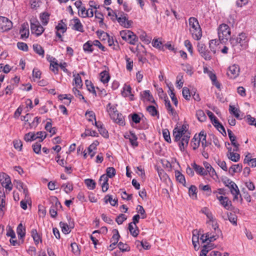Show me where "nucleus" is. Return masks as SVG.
<instances>
[{"label":"nucleus","mask_w":256,"mask_h":256,"mask_svg":"<svg viewBox=\"0 0 256 256\" xmlns=\"http://www.w3.org/2000/svg\"><path fill=\"white\" fill-rule=\"evenodd\" d=\"M230 42L234 52L238 53L248 48V38L245 33L242 32L237 36L230 38Z\"/></svg>","instance_id":"obj_1"},{"label":"nucleus","mask_w":256,"mask_h":256,"mask_svg":"<svg viewBox=\"0 0 256 256\" xmlns=\"http://www.w3.org/2000/svg\"><path fill=\"white\" fill-rule=\"evenodd\" d=\"M173 136L174 141L178 142L180 150L182 152L184 151L185 148L188 145L190 136L182 132L178 128L174 129Z\"/></svg>","instance_id":"obj_2"},{"label":"nucleus","mask_w":256,"mask_h":256,"mask_svg":"<svg viewBox=\"0 0 256 256\" xmlns=\"http://www.w3.org/2000/svg\"><path fill=\"white\" fill-rule=\"evenodd\" d=\"M188 23L192 37L196 40H199L202 36V32L198 20L194 17H190L188 19Z\"/></svg>","instance_id":"obj_3"},{"label":"nucleus","mask_w":256,"mask_h":256,"mask_svg":"<svg viewBox=\"0 0 256 256\" xmlns=\"http://www.w3.org/2000/svg\"><path fill=\"white\" fill-rule=\"evenodd\" d=\"M107 111L110 118L116 123L120 125L124 124V118L121 114L118 112L116 106L112 105L109 103L106 106Z\"/></svg>","instance_id":"obj_4"},{"label":"nucleus","mask_w":256,"mask_h":256,"mask_svg":"<svg viewBox=\"0 0 256 256\" xmlns=\"http://www.w3.org/2000/svg\"><path fill=\"white\" fill-rule=\"evenodd\" d=\"M218 35L220 40H227L230 37V30L229 26L224 24H220L218 28Z\"/></svg>","instance_id":"obj_5"},{"label":"nucleus","mask_w":256,"mask_h":256,"mask_svg":"<svg viewBox=\"0 0 256 256\" xmlns=\"http://www.w3.org/2000/svg\"><path fill=\"white\" fill-rule=\"evenodd\" d=\"M120 36L124 40L128 41L130 44L134 45L138 41L136 36L130 30H122L120 32Z\"/></svg>","instance_id":"obj_6"},{"label":"nucleus","mask_w":256,"mask_h":256,"mask_svg":"<svg viewBox=\"0 0 256 256\" xmlns=\"http://www.w3.org/2000/svg\"><path fill=\"white\" fill-rule=\"evenodd\" d=\"M208 224L211 226L212 230H214V235L212 234L210 232H207V236L210 238L211 240H215L222 234L221 230L218 228L217 222L214 220L210 222H208Z\"/></svg>","instance_id":"obj_7"},{"label":"nucleus","mask_w":256,"mask_h":256,"mask_svg":"<svg viewBox=\"0 0 256 256\" xmlns=\"http://www.w3.org/2000/svg\"><path fill=\"white\" fill-rule=\"evenodd\" d=\"M46 132H38L36 134L33 132H28L25 134L24 140L28 142L40 138V142H42L46 138Z\"/></svg>","instance_id":"obj_8"},{"label":"nucleus","mask_w":256,"mask_h":256,"mask_svg":"<svg viewBox=\"0 0 256 256\" xmlns=\"http://www.w3.org/2000/svg\"><path fill=\"white\" fill-rule=\"evenodd\" d=\"M30 29L32 33L36 36H40L44 31V28L40 24V22L36 20H30Z\"/></svg>","instance_id":"obj_9"},{"label":"nucleus","mask_w":256,"mask_h":256,"mask_svg":"<svg viewBox=\"0 0 256 256\" xmlns=\"http://www.w3.org/2000/svg\"><path fill=\"white\" fill-rule=\"evenodd\" d=\"M198 50L205 60H210L212 59L210 52L206 49V46L204 44L201 42L198 44Z\"/></svg>","instance_id":"obj_10"},{"label":"nucleus","mask_w":256,"mask_h":256,"mask_svg":"<svg viewBox=\"0 0 256 256\" xmlns=\"http://www.w3.org/2000/svg\"><path fill=\"white\" fill-rule=\"evenodd\" d=\"M0 182L2 186L8 191L12 190V187L10 176L4 173L0 174Z\"/></svg>","instance_id":"obj_11"},{"label":"nucleus","mask_w":256,"mask_h":256,"mask_svg":"<svg viewBox=\"0 0 256 256\" xmlns=\"http://www.w3.org/2000/svg\"><path fill=\"white\" fill-rule=\"evenodd\" d=\"M12 26V22L6 18L0 16V32L10 30Z\"/></svg>","instance_id":"obj_12"},{"label":"nucleus","mask_w":256,"mask_h":256,"mask_svg":"<svg viewBox=\"0 0 256 256\" xmlns=\"http://www.w3.org/2000/svg\"><path fill=\"white\" fill-rule=\"evenodd\" d=\"M119 24L124 28H129L132 26V22L128 20L126 16V14H120V16L114 14Z\"/></svg>","instance_id":"obj_13"},{"label":"nucleus","mask_w":256,"mask_h":256,"mask_svg":"<svg viewBox=\"0 0 256 256\" xmlns=\"http://www.w3.org/2000/svg\"><path fill=\"white\" fill-rule=\"evenodd\" d=\"M240 72V68L236 64H233L228 68L227 71V74L230 78H236Z\"/></svg>","instance_id":"obj_14"},{"label":"nucleus","mask_w":256,"mask_h":256,"mask_svg":"<svg viewBox=\"0 0 256 256\" xmlns=\"http://www.w3.org/2000/svg\"><path fill=\"white\" fill-rule=\"evenodd\" d=\"M72 29L74 30H76V31H78V32H84V27H83V26L82 24L81 23L80 20L77 18H74L72 20Z\"/></svg>","instance_id":"obj_15"},{"label":"nucleus","mask_w":256,"mask_h":256,"mask_svg":"<svg viewBox=\"0 0 256 256\" xmlns=\"http://www.w3.org/2000/svg\"><path fill=\"white\" fill-rule=\"evenodd\" d=\"M20 33V38L22 39H26L28 37L30 32L28 24H24L22 25Z\"/></svg>","instance_id":"obj_16"},{"label":"nucleus","mask_w":256,"mask_h":256,"mask_svg":"<svg viewBox=\"0 0 256 256\" xmlns=\"http://www.w3.org/2000/svg\"><path fill=\"white\" fill-rule=\"evenodd\" d=\"M164 102L165 106L168 112L174 117H175L176 114V111L172 108L170 101L168 100L167 96L165 98Z\"/></svg>","instance_id":"obj_17"},{"label":"nucleus","mask_w":256,"mask_h":256,"mask_svg":"<svg viewBox=\"0 0 256 256\" xmlns=\"http://www.w3.org/2000/svg\"><path fill=\"white\" fill-rule=\"evenodd\" d=\"M31 236L36 244L37 245L40 242H42V238L36 229H32V230Z\"/></svg>","instance_id":"obj_18"},{"label":"nucleus","mask_w":256,"mask_h":256,"mask_svg":"<svg viewBox=\"0 0 256 256\" xmlns=\"http://www.w3.org/2000/svg\"><path fill=\"white\" fill-rule=\"evenodd\" d=\"M84 52L88 54H91L94 51L93 45L92 40H88L83 45Z\"/></svg>","instance_id":"obj_19"},{"label":"nucleus","mask_w":256,"mask_h":256,"mask_svg":"<svg viewBox=\"0 0 256 256\" xmlns=\"http://www.w3.org/2000/svg\"><path fill=\"white\" fill-rule=\"evenodd\" d=\"M16 232L20 239H22L26 234V228L22 223L20 224L17 228Z\"/></svg>","instance_id":"obj_20"},{"label":"nucleus","mask_w":256,"mask_h":256,"mask_svg":"<svg viewBox=\"0 0 256 256\" xmlns=\"http://www.w3.org/2000/svg\"><path fill=\"white\" fill-rule=\"evenodd\" d=\"M198 136L199 142H201L202 146L204 149L208 146L206 140V134L204 132H201Z\"/></svg>","instance_id":"obj_21"},{"label":"nucleus","mask_w":256,"mask_h":256,"mask_svg":"<svg viewBox=\"0 0 256 256\" xmlns=\"http://www.w3.org/2000/svg\"><path fill=\"white\" fill-rule=\"evenodd\" d=\"M128 230L130 234L134 237H136L138 234V229L136 225H134L132 222L128 224Z\"/></svg>","instance_id":"obj_22"},{"label":"nucleus","mask_w":256,"mask_h":256,"mask_svg":"<svg viewBox=\"0 0 256 256\" xmlns=\"http://www.w3.org/2000/svg\"><path fill=\"white\" fill-rule=\"evenodd\" d=\"M175 176L177 181L182 184L183 186H186L185 177L181 172L178 170H176L175 172Z\"/></svg>","instance_id":"obj_23"},{"label":"nucleus","mask_w":256,"mask_h":256,"mask_svg":"<svg viewBox=\"0 0 256 256\" xmlns=\"http://www.w3.org/2000/svg\"><path fill=\"white\" fill-rule=\"evenodd\" d=\"M61 188L64 190L66 193L68 194L73 190V184L72 182H68L66 184H63L61 186Z\"/></svg>","instance_id":"obj_24"},{"label":"nucleus","mask_w":256,"mask_h":256,"mask_svg":"<svg viewBox=\"0 0 256 256\" xmlns=\"http://www.w3.org/2000/svg\"><path fill=\"white\" fill-rule=\"evenodd\" d=\"M220 42L216 40H212L209 42L210 50L213 54H216L217 50L216 47L219 45Z\"/></svg>","instance_id":"obj_25"},{"label":"nucleus","mask_w":256,"mask_h":256,"mask_svg":"<svg viewBox=\"0 0 256 256\" xmlns=\"http://www.w3.org/2000/svg\"><path fill=\"white\" fill-rule=\"evenodd\" d=\"M220 204H222L226 210H232V202L229 200L228 197H224V200H222L220 202Z\"/></svg>","instance_id":"obj_26"},{"label":"nucleus","mask_w":256,"mask_h":256,"mask_svg":"<svg viewBox=\"0 0 256 256\" xmlns=\"http://www.w3.org/2000/svg\"><path fill=\"white\" fill-rule=\"evenodd\" d=\"M132 88L130 86L124 84V86L123 87V90L122 92V94L124 97H127L129 96H133L132 94Z\"/></svg>","instance_id":"obj_27"},{"label":"nucleus","mask_w":256,"mask_h":256,"mask_svg":"<svg viewBox=\"0 0 256 256\" xmlns=\"http://www.w3.org/2000/svg\"><path fill=\"white\" fill-rule=\"evenodd\" d=\"M146 110L152 116H157L159 118V114L156 108L153 106H149L146 108Z\"/></svg>","instance_id":"obj_28"},{"label":"nucleus","mask_w":256,"mask_h":256,"mask_svg":"<svg viewBox=\"0 0 256 256\" xmlns=\"http://www.w3.org/2000/svg\"><path fill=\"white\" fill-rule=\"evenodd\" d=\"M60 202H56L55 205H52L50 209V213L52 218H56L57 216V208L58 206H60Z\"/></svg>","instance_id":"obj_29"},{"label":"nucleus","mask_w":256,"mask_h":256,"mask_svg":"<svg viewBox=\"0 0 256 256\" xmlns=\"http://www.w3.org/2000/svg\"><path fill=\"white\" fill-rule=\"evenodd\" d=\"M196 116L198 120L200 122H204L206 119V116L204 112L201 110L196 111Z\"/></svg>","instance_id":"obj_30"},{"label":"nucleus","mask_w":256,"mask_h":256,"mask_svg":"<svg viewBox=\"0 0 256 256\" xmlns=\"http://www.w3.org/2000/svg\"><path fill=\"white\" fill-rule=\"evenodd\" d=\"M242 170V166L240 164H234L231 166L229 170V172L234 174L238 172H240Z\"/></svg>","instance_id":"obj_31"},{"label":"nucleus","mask_w":256,"mask_h":256,"mask_svg":"<svg viewBox=\"0 0 256 256\" xmlns=\"http://www.w3.org/2000/svg\"><path fill=\"white\" fill-rule=\"evenodd\" d=\"M110 76L108 72L106 71H103L100 74V79L102 82L104 84L108 82L110 80Z\"/></svg>","instance_id":"obj_32"},{"label":"nucleus","mask_w":256,"mask_h":256,"mask_svg":"<svg viewBox=\"0 0 256 256\" xmlns=\"http://www.w3.org/2000/svg\"><path fill=\"white\" fill-rule=\"evenodd\" d=\"M56 28L57 31H60L62 33H64L66 30V25L63 22V20H61L58 24L56 26Z\"/></svg>","instance_id":"obj_33"},{"label":"nucleus","mask_w":256,"mask_h":256,"mask_svg":"<svg viewBox=\"0 0 256 256\" xmlns=\"http://www.w3.org/2000/svg\"><path fill=\"white\" fill-rule=\"evenodd\" d=\"M74 84L79 88H80L82 86V80L79 74H74Z\"/></svg>","instance_id":"obj_34"},{"label":"nucleus","mask_w":256,"mask_h":256,"mask_svg":"<svg viewBox=\"0 0 256 256\" xmlns=\"http://www.w3.org/2000/svg\"><path fill=\"white\" fill-rule=\"evenodd\" d=\"M40 19L43 25L46 26L48 24L50 14L48 13L44 12L40 16Z\"/></svg>","instance_id":"obj_35"},{"label":"nucleus","mask_w":256,"mask_h":256,"mask_svg":"<svg viewBox=\"0 0 256 256\" xmlns=\"http://www.w3.org/2000/svg\"><path fill=\"white\" fill-rule=\"evenodd\" d=\"M229 111L231 114H234L237 118H241L239 114L240 110L233 106L230 105Z\"/></svg>","instance_id":"obj_36"},{"label":"nucleus","mask_w":256,"mask_h":256,"mask_svg":"<svg viewBox=\"0 0 256 256\" xmlns=\"http://www.w3.org/2000/svg\"><path fill=\"white\" fill-rule=\"evenodd\" d=\"M227 156L231 160L237 162L240 159V155L237 153L230 152V154H227Z\"/></svg>","instance_id":"obj_37"},{"label":"nucleus","mask_w":256,"mask_h":256,"mask_svg":"<svg viewBox=\"0 0 256 256\" xmlns=\"http://www.w3.org/2000/svg\"><path fill=\"white\" fill-rule=\"evenodd\" d=\"M82 137L85 138L87 136H98V133L95 130H92L90 129H86L85 132L81 134Z\"/></svg>","instance_id":"obj_38"},{"label":"nucleus","mask_w":256,"mask_h":256,"mask_svg":"<svg viewBox=\"0 0 256 256\" xmlns=\"http://www.w3.org/2000/svg\"><path fill=\"white\" fill-rule=\"evenodd\" d=\"M33 48L34 51L40 56H42V57L44 56V50L38 44H34L33 45Z\"/></svg>","instance_id":"obj_39"},{"label":"nucleus","mask_w":256,"mask_h":256,"mask_svg":"<svg viewBox=\"0 0 256 256\" xmlns=\"http://www.w3.org/2000/svg\"><path fill=\"white\" fill-rule=\"evenodd\" d=\"M104 200L106 203L109 202L112 206H116L118 204V200L112 199V196L107 195L104 198Z\"/></svg>","instance_id":"obj_40"},{"label":"nucleus","mask_w":256,"mask_h":256,"mask_svg":"<svg viewBox=\"0 0 256 256\" xmlns=\"http://www.w3.org/2000/svg\"><path fill=\"white\" fill-rule=\"evenodd\" d=\"M228 220L234 225H237V216L232 213H228Z\"/></svg>","instance_id":"obj_41"},{"label":"nucleus","mask_w":256,"mask_h":256,"mask_svg":"<svg viewBox=\"0 0 256 256\" xmlns=\"http://www.w3.org/2000/svg\"><path fill=\"white\" fill-rule=\"evenodd\" d=\"M84 183L90 190H94L96 187V182L93 180L86 179Z\"/></svg>","instance_id":"obj_42"},{"label":"nucleus","mask_w":256,"mask_h":256,"mask_svg":"<svg viewBox=\"0 0 256 256\" xmlns=\"http://www.w3.org/2000/svg\"><path fill=\"white\" fill-rule=\"evenodd\" d=\"M140 38L145 44H148L150 43L152 38L148 36L145 32H142L140 36Z\"/></svg>","instance_id":"obj_43"},{"label":"nucleus","mask_w":256,"mask_h":256,"mask_svg":"<svg viewBox=\"0 0 256 256\" xmlns=\"http://www.w3.org/2000/svg\"><path fill=\"white\" fill-rule=\"evenodd\" d=\"M193 167H194V170H196V172L198 174H201V175H205L206 174L204 170L202 167L198 165H197L196 164H193Z\"/></svg>","instance_id":"obj_44"},{"label":"nucleus","mask_w":256,"mask_h":256,"mask_svg":"<svg viewBox=\"0 0 256 256\" xmlns=\"http://www.w3.org/2000/svg\"><path fill=\"white\" fill-rule=\"evenodd\" d=\"M60 225L62 228V232L64 234H68L70 232V228L67 224L63 222H60Z\"/></svg>","instance_id":"obj_45"},{"label":"nucleus","mask_w":256,"mask_h":256,"mask_svg":"<svg viewBox=\"0 0 256 256\" xmlns=\"http://www.w3.org/2000/svg\"><path fill=\"white\" fill-rule=\"evenodd\" d=\"M200 144L199 142L198 138V136L195 135L193 138L192 141V145L194 150H196L198 148Z\"/></svg>","instance_id":"obj_46"},{"label":"nucleus","mask_w":256,"mask_h":256,"mask_svg":"<svg viewBox=\"0 0 256 256\" xmlns=\"http://www.w3.org/2000/svg\"><path fill=\"white\" fill-rule=\"evenodd\" d=\"M118 246L119 249L122 252H128L130 250V247L126 244H123L122 242H120Z\"/></svg>","instance_id":"obj_47"},{"label":"nucleus","mask_w":256,"mask_h":256,"mask_svg":"<svg viewBox=\"0 0 256 256\" xmlns=\"http://www.w3.org/2000/svg\"><path fill=\"white\" fill-rule=\"evenodd\" d=\"M114 232H115L110 242H114V243H117L119 240L120 236L118 234V232L117 230L114 229Z\"/></svg>","instance_id":"obj_48"},{"label":"nucleus","mask_w":256,"mask_h":256,"mask_svg":"<svg viewBox=\"0 0 256 256\" xmlns=\"http://www.w3.org/2000/svg\"><path fill=\"white\" fill-rule=\"evenodd\" d=\"M106 174L108 178H112L116 174V170L112 167H108L106 168Z\"/></svg>","instance_id":"obj_49"},{"label":"nucleus","mask_w":256,"mask_h":256,"mask_svg":"<svg viewBox=\"0 0 256 256\" xmlns=\"http://www.w3.org/2000/svg\"><path fill=\"white\" fill-rule=\"evenodd\" d=\"M86 85L87 87L88 90L90 92L94 94H96V92L94 90V88L91 82L86 80L85 81Z\"/></svg>","instance_id":"obj_50"},{"label":"nucleus","mask_w":256,"mask_h":256,"mask_svg":"<svg viewBox=\"0 0 256 256\" xmlns=\"http://www.w3.org/2000/svg\"><path fill=\"white\" fill-rule=\"evenodd\" d=\"M182 96L186 100H190V92L189 89L186 87H184L182 88Z\"/></svg>","instance_id":"obj_51"},{"label":"nucleus","mask_w":256,"mask_h":256,"mask_svg":"<svg viewBox=\"0 0 256 256\" xmlns=\"http://www.w3.org/2000/svg\"><path fill=\"white\" fill-rule=\"evenodd\" d=\"M143 96L148 101L154 102L152 95L150 94V90H144L143 92Z\"/></svg>","instance_id":"obj_52"},{"label":"nucleus","mask_w":256,"mask_h":256,"mask_svg":"<svg viewBox=\"0 0 256 256\" xmlns=\"http://www.w3.org/2000/svg\"><path fill=\"white\" fill-rule=\"evenodd\" d=\"M204 165L206 169L208 172L210 174H213L214 173L216 174L214 170L210 164L207 162H204Z\"/></svg>","instance_id":"obj_53"},{"label":"nucleus","mask_w":256,"mask_h":256,"mask_svg":"<svg viewBox=\"0 0 256 256\" xmlns=\"http://www.w3.org/2000/svg\"><path fill=\"white\" fill-rule=\"evenodd\" d=\"M6 236H10L11 238H16L15 232L12 230L11 226H7Z\"/></svg>","instance_id":"obj_54"},{"label":"nucleus","mask_w":256,"mask_h":256,"mask_svg":"<svg viewBox=\"0 0 256 256\" xmlns=\"http://www.w3.org/2000/svg\"><path fill=\"white\" fill-rule=\"evenodd\" d=\"M182 69L184 70L186 72V73L189 74H192V67L189 64H182Z\"/></svg>","instance_id":"obj_55"},{"label":"nucleus","mask_w":256,"mask_h":256,"mask_svg":"<svg viewBox=\"0 0 256 256\" xmlns=\"http://www.w3.org/2000/svg\"><path fill=\"white\" fill-rule=\"evenodd\" d=\"M183 78V76L181 74H179L176 77V86L179 88H180L183 85V82L182 80Z\"/></svg>","instance_id":"obj_56"},{"label":"nucleus","mask_w":256,"mask_h":256,"mask_svg":"<svg viewBox=\"0 0 256 256\" xmlns=\"http://www.w3.org/2000/svg\"><path fill=\"white\" fill-rule=\"evenodd\" d=\"M163 136L166 141L168 142H171V139L170 137V134L168 130H164L162 131Z\"/></svg>","instance_id":"obj_57"},{"label":"nucleus","mask_w":256,"mask_h":256,"mask_svg":"<svg viewBox=\"0 0 256 256\" xmlns=\"http://www.w3.org/2000/svg\"><path fill=\"white\" fill-rule=\"evenodd\" d=\"M126 68L127 70L131 71L133 67V61L128 57L126 58Z\"/></svg>","instance_id":"obj_58"},{"label":"nucleus","mask_w":256,"mask_h":256,"mask_svg":"<svg viewBox=\"0 0 256 256\" xmlns=\"http://www.w3.org/2000/svg\"><path fill=\"white\" fill-rule=\"evenodd\" d=\"M136 210L138 212L141 214L142 218H146L145 210L142 206L138 205L136 207Z\"/></svg>","instance_id":"obj_59"},{"label":"nucleus","mask_w":256,"mask_h":256,"mask_svg":"<svg viewBox=\"0 0 256 256\" xmlns=\"http://www.w3.org/2000/svg\"><path fill=\"white\" fill-rule=\"evenodd\" d=\"M126 217L124 214H120L116 218V220L118 224H121L126 220Z\"/></svg>","instance_id":"obj_60"},{"label":"nucleus","mask_w":256,"mask_h":256,"mask_svg":"<svg viewBox=\"0 0 256 256\" xmlns=\"http://www.w3.org/2000/svg\"><path fill=\"white\" fill-rule=\"evenodd\" d=\"M17 46L18 49L23 51H27L28 50V46L27 44L22 42H18L17 43Z\"/></svg>","instance_id":"obj_61"},{"label":"nucleus","mask_w":256,"mask_h":256,"mask_svg":"<svg viewBox=\"0 0 256 256\" xmlns=\"http://www.w3.org/2000/svg\"><path fill=\"white\" fill-rule=\"evenodd\" d=\"M72 250L75 254H80V250L78 244L76 242L71 244Z\"/></svg>","instance_id":"obj_62"},{"label":"nucleus","mask_w":256,"mask_h":256,"mask_svg":"<svg viewBox=\"0 0 256 256\" xmlns=\"http://www.w3.org/2000/svg\"><path fill=\"white\" fill-rule=\"evenodd\" d=\"M14 146L16 149L20 151L22 149V142L20 140H14Z\"/></svg>","instance_id":"obj_63"},{"label":"nucleus","mask_w":256,"mask_h":256,"mask_svg":"<svg viewBox=\"0 0 256 256\" xmlns=\"http://www.w3.org/2000/svg\"><path fill=\"white\" fill-rule=\"evenodd\" d=\"M246 120L250 124L254 125L256 127V118L252 117L250 115H248Z\"/></svg>","instance_id":"obj_64"}]
</instances>
